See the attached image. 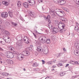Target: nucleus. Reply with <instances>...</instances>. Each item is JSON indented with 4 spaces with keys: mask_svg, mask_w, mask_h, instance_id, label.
Wrapping results in <instances>:
<instances>
[{
    "mask_svg": "<svg viewBox=\"0 0 79 79\" xmlns=\"http://www.w3.org/2000/svg\"><path fill=\"white\" fill-rule=\"evenodd\" d=\"M49 13L51 15L53 16H55L56 15L58 16H62L63 15V12L60 10L58 9H56L54 11H51Z\"/></svg>",
    "mask_w": 79,
    "mask_h": 79,
    "instance_id": "nucleus-1",
    "label": "nucleus"
},
{
    "mask_svg": "<svg viewBox=\"0 0 79 79\" xmlns=\"http://www.w3.org/2000/svg\"><path fill=\"white\" fill-rule=\"evenodd\" d=\"M27 3L25 2L23 3L24 7L26 8H29V5L30 6H33L35 5V0H27Z\"/></svg>",
    "mask_w": 79,
    "mask_h": 79,
    "instance_id": "nucleus-2",
    "label": "nucleus"
},
{
    "mask_svg": "<svg viewBox=\"0 0 79 79\" xmlns=\"http://www.w3.org/2000/svg\"><path fill=\"white\" fill-rule=\"evenodd\" d=\"M51 18V17L50 15H48L47 17H44V19L46 20V21H48V27L50 29H52L53 28V26L51 24H50V23H51V21H50V19Z\"/></svg>",
    "mask_w": 79,
    "mask_h": 79,
    "instance_id": "nucleus-3",
    "label": "nucleus"
},
{
    "mask_svg": "<svg viewBox=\"0 0 79 79\" xmlns=\"http://www.w3.org/2000/svg\"><path fill=\"white\" fill-rule=\"evenodd\" d=\"M5 55L8 58H13L15 56V53L7 51L5 53Z\"/></svg>",
    "mask_w": 79,
    "mask_h": 79,
    "instance_id": "nucleus-4",
    "label": "nucleus"
},
{
    "mask_svg": "<svg viewBox=\"0 0 79 79\" xmlns=\"http://www.w3.org/2000/svg\"><path fill=\"white\" fill-rule=\"evenodd\" d=\"M54 24L55 26H59L60 25V24H61L62 25V27L63 29L65 27V24L61 22H58V20H55L54 21Z\"/></svg>",
    "mask_w": 79,
    "mask_h": 79,
    "instance_id": "nucleus-5",
    "label": "nucleus"
},
{
    "mask_svg": "<svg viewBox=\"0 0 79 79\" xmlns=\"http://www.w3.org/2000/svg\"><path fill=\"white\" fill-rule=\"evenodd\" d=\"M16 58L18 60L21 61L24 58V56L21 54H18L17 55Z\"/></svg>",
    "mask_w": 79,
    "mask_h": 79,
    "instance_id": "nucleus-6",
    "label": "nucleus"
},
{
    "mask_svg": "<svg viewBox=\"0 0 79 79\" xmlns=\"http://www.w3.org/2000/svg\"><path fill=\"white\" fill-rule=\"evenodd\" d=\"M8 15L7 12H3L1 14V16L2 18H6L8 17Z\"/></svg>",
    "mask_w": 79,
    "mask_h": 79,
    "instance_id": "nucleus-7",
    "label": "nucleus"
},
{
    "mask_svg": "<svg viewBox=\"0 0 79 79\" xmlns=\"http://www.w3.org/2000/svg\"><path fill=\"white\" fill-rule=\"evenodd\" d=\"M2 33L4 35H6L7 36H8L10 35V32L4 29L2 30Z\"/></svg>",
    "mask_w": 79,
    "mask_h": 79,
    "instance_id": "nucleus-8",
    "label": "nucleus"
},
{
    "mask_svg": "<svg viewBox=\"0 0 79 79\" xmlns=\"http://www.w3.org/2000/svg\"><path fill=\"white\" fill-rule=\"evenodd\" d=\"M22 53V54H22L24 56H28L29 54H30L29 52L27 51H23Z\"/></svg>",
    "mask_w": 79,
    "mask_h": 79,
    "instance_id": "nucleus-9",
    "label": "nucleus"
},
{
    "mask_svg": "<svg viewBox=\"0 0 79 79\" xmlns=\"http://www.w3.org/2000/svg\"><path fill=\"white\" fill-rule=\"evenodd\" d=\"M5 36L3 37V38L2 39L3 40H4L7 43H9L10 41V40H11V39H10V38L8 37L7 38V40L6 36H5Z\"/></svg>",
    "mask_w": 79,
    "mask_h": 79,
    "instance_id": "nucleus-10",
    "label": "nucleus"
},
{
    "mask_svg": "<svg viewBox=\"0 0 79 79\" xmlns=\"http://www.w3.org/2000/svg\"><path fill=\"white\" fill-rule=\"evenodd\" d=\"M58 32V29L56 27H54L53 29L52 33L53 34H56Z\"/></svg>",
    "mask_w": 79,
    "mask_h": 79,
    "instance_id": "nucleus-11",
    "label": "nucleus"
},
{
    "mask_svg": "<svg viewBox=\"0 0 79 79\" xmlns=\"http://www.w3.org/2000/svg\"><path fill=\"white\" fill-rule=\"evenodd\" d=\"M60 19L64 23H68V20H67V19L63 17H60Z\"/></svg>",
    "mask_w": 79,
    "mask_h": 79,
    "instance_id": "nucleus-12",
    "label": "nucleus"
},
{
    "mask_svg": "<svg viewBox=\"0 0 79 79\" xmlns=\"http://www.w3.org/2000/svg\"><path fill=\"white\" fill-rule=\"evenodd\" d=\"M6 61L8 63V64H9L12 65L13 64V61L11 60H10V59H7L6 60Z\"/></svg>",
    "mask_w": 79,
    "mask_h": 79,
    "instance_id": "nucleus-13",
    "label": "nucleus"
},
{
    "mask_svg": "<svg viewBox=\"0 0 79 79\" xmlns=\"http://www.w3.org/2000/svg\"><path fill=\"white\" fill-rule=\"evenodd\" d=\"M59 2L60 5H64L66 3V1L64 0H60L59 1Z\"/></svg>",
    "mask_w": 79,
    "mask_h": 79,
    "instance_id": "nucleus-14",
    "label": "nucleus"
},
{
    "mask_svg": "<svg viewBox=\"0 0 79 79\" xmlns=\"http://www.w3.org/2000/svg\"><path fill=\"white\" fill-rule=\"evenodd\" d=\"M75 46L76 47L77 49H79V43L78 42H76L75 44Z\"/></svg>",
    "mask_w": 79,
    "mask_h": 79,
    "instance_id": "nucleus-15",
    "label": "nucleus"
},
{
    "mask_svg": "<svg viewBox=\"0 0 79 79\" xmlns=\"http://www.w3.org/2000/svg\"><path fill=\"white\" fill-rule=\"evenodd\" d=\"M2 3L3 5H5L6 6H8V2L6 1H2Z\"/></svg>",
    "mask_w": 79,
    "mask_h": 79,
    "instance_id": "nucleus-16",
    "label": "nucleus"
},
{
    "mask_svg": "<svg viewBox=\"0 0 79 79\" xmlns=\"http://www.w3.org/2000/svg\"><path fill=\"white\" fill-rule=\"evenodd\" d=\"M9 15L10 17L11 18H12V17H13V13L11 11H9L8 12Z\"/></svg>",
    "mask_w": 79,
    "mask_h": 79,
    "instance_id": "nucleus-17",
    "label": "nucleus"
},
{
    "mask_svg": "<svg viewBox=\"0 0 79 79\" xmlns=\"http://www.w3.org/2000/svg\"><path fill=\"white\" fill-rule=\"evenodd\" d=\"M28 15L30 16H31V17H34V14L33 13H32V12H30L28 13Z\"/></svg>",
    "mask_w": 79,
    "mask_h": 79,
    "instance_id": "nucleus-18",
    "label": "nucleus"
},
{
    "mask_svg": "<svg viewBox=\"0 0 79 79\" xmlns=\"http://www.w3.org/2000/svg\"><path fill=\"white\" fill-rule=\"evenodd\" d=\"M39 66V63H37V62L34 63L33 64V67H37Z\"/></svg>",
    "mask_w": 79,
    "mask_h": 79,
    "instance_id": "nucleus-19",
    "label": "nucleus"
},
{
    "mask_svg": "<svg viewBox=\"0 0 79 79\" xmlns=\"http://www.w3.org/2000/svg\"><path fill=\"white\" fill-rule=\"evenodd\" d=\"M40 42L42 44H45L46 42V41L43 38H42L40 40Z\"/></svg>",
    "mask_w": 79,
    "mask_h": 79,
    "instance_id": "nucleus-20",
    "label": "nucleus"
},
{
    "mask_svg": "<svg viewBox=\"0 0 79 79\" xmlns=\"http://www.w3.org/2000/svg\"><path fill=\"white\" fill-rule=\"evenodd\" d=\"M62 9H63V10H64V11H66L67 12H68V13H69V11L68 10V9L67 8L65 7H62Z\"/></svg>",
    "mask_w": 79,
    "mask_h": 79,
    "instance_id": "nucleus-21",
    "label": "nucleus"
},
{
    "mask_svg": "<svg viewBox=\"0 0 79 79\" xmlns=\"http://www.w3.org/2000/svg\"><path fill=\"white\" fill-rule=\"evenodd\" d=\"M9 50H11V51H14L15 48L14 47L12 46H10L8 48Z\"/></svg>",
    "mask_w": 79,
    "mask_h": 79,
    "instance_id": "nucleus-22",
    "label": "nucleus"
},
{
    "mask_svg": "<svg viewBox=\"0 0 79 79\" xmlns=\"http://www.w3.org/2000/svg\"><path fill=\"white\" fill-rule=\"evenodd\" d=\"M79 49H76L75 50L74 53L75 55H77V54H79Z\"/></svg>",
    "mask_w": 79,
    "mask_h": 79,
    "instance_id": "nucleus-23",
    "label": "nucleus"
},
{
    "mask_svg": "<svg viewBox=\"0 0 79 79\" xmlns=\"http://www.w3.org/2000/svg\"><path fill=\"white\" fill-rule=\"evenodd\" d=\"M17 6L19 8H20L21 7V3L20 1H18L17 4Z\"/></svg>",
    "mask_w": 79,
    "mask_h": 79,
    "instance_id": "nucleus-24",
    "label": "nucleus"
},
{
    "mask_svg": "<svg viewBox=\"0 0 79 79\" xmlns=\"http://www.w3.org/2000/svg\"><path fill=\"white\" fill-rule=\"evenodd\" d=\"M19 40L16 43L17 45H18V46H19L21 45V40Z\"/></svg>",
    "mask_w": 79,
    "mask_h": 79,
    "instance_id": "nucleus-25",
    "label": "nucleus"
},
{
    "mask_svg": "<svg viewBox=\"0 0 79 79\" xmlns=\"http://www.w3.org/2000/svg\"><path fill=\"white\" fill-rule=\"evenodd\" d=\"M72 62H73L74 63H72V64H79V62L77 61H72Z\"/></svg>",
    "mask_w": 79,
    "mask_h": 79,
    "instance_id": "nucleus-26",
    "label": "nucleus"
},
{
    "mask_svg": "<svg viewBox=\"0 0 79 79\" xmlns=\"http://www.w3.org/2000/svg\"><path fill=\"white\" fill-rule=\"evenodd\" d=\"M41 49H42V48H41L40 46H38L37 47V49H36V50H37V51H38V52H40V51H41Z\"/></svg>",
    "mask_w": 79,
    "mask_h": 79,
    "instance_id": "nucleus-27",
    "label": "nucleus"
},
{
    "mask_svg": "<svg viewBox=\"0 0 79 79\" xmlns=\"http://www.w3.org/2000/svg\"><path fill=\"white\" fill-rule=\"evenodd\" d=\"M46 42L47 44H50V39H48L46 40Z\"/></svg>",
    "mask_w": 79,
    "mask_h": 79,
    "instance_id": "nucleus-28",
    "label": "nucleus"
},
{
    "mask_svg": "<svg viewBox=\"0 0 79 79\" xmlns=\"http://www.w3.org/2000/svg\"><path fill=\"white\" fill-rule=\"evenodd\" d=\"M2 74L4 76H8L9 75V73L6 72H4L2 73Z\"/></svg>",
    "mask_w": 79,
    "mask_h": 79,
    "instance_id": "nucleus-29",
    "label": "nucleus"
},
{
    "mask_svg": "<svg viewBox=\"0 0 79 79\" xmlns=\"http://www.w3.org/2000/svg\"><path fill=\"white\" fill-rule=\"evenodd\" d=\"M65 75V73L63 72H61L60 73V77H62V76H64Z\"/></svg>",
    "mask_w": 79,
    "mask_h": 79,
    "instance_id": "nucleus-30",
    "label": "nucleus"
},
{
    "mask_svg": "<svg viewBox=\"0 0 79 79\" xmlns=\"http://www.w3.org/2000/svg\"><path fill=\"white\" fill-rule=\"evenodd\" d=\"M47 64L49 65H52L53 64V62L52 61H50L47 62Z\"/></svg>",
    "mask_w": 79,
    "mask_h": 79,
    "instance_id": "nucleus-31",
    "label": "nucleus"
},
{
    "mask_svg": "<svg viewBox=\"0 0 79 79\" xmlns=\"http://www.w3.org/2000/svg\"><path fill=\"white\" fill-rule=\"evenodd\" d=\"M12 26L13 27H15V26H17V24L15 23L12 22Z\"/></svg>",
    "mask_w": 79,
    "mask_h": 79,
    "instance_id": "nucleus-32",
    "label": "nucleus"
},
{
    "mask_svg": "<svg viewBox=\"0 0 79 79\" xmlns=\"http://www.w3.org/2000/svg\"><path fill=\"white\" fill-rule=\"evenodd\" d=\"M79 76V75H76L75 76H73L72 77V78L73 79H75V78H76L77 77H78Z\"/></svg>",
    "mask_w": 79,
    "mask_h": 79,
    "instance_id": "nucleus-33",
    "label": "nucleus"
},
{
    "mask_svg": "<svg viewBox=\"0 0 79 79\" xmlns=\"http://www.w3.org/2000/svg\"><path fill=\"white\" fill-rule=\"evenodd\" d=\"M73 1L76 3H78V4H79V0H73Z\"/></svg>",
    "mask_w": 79,
    "mask_h": 79,
    "instance_id": "nucleus-34",
    "label": "nucleus"
},
{
    "mask_svg": "<svg viewBox=\"0 0 79 79\" xmlns=\"http://www.w3.org/2000/svg\"><path fill=\"white\" fill-rule=\"evenodd\" d=\"M52 77V76L47 77L45 78V79H51Z\"/></svg>",
    "mask_w": 79,
    "mask_h": 79,
    "instance_id": "nucleus-35",
    "label": "nucleus"
},
{
    "mask_svg": "<svg viewBox=\"0 0 79 79\" xmlns=\"http://www.w3.org/2000/svg\"><path fill=\"white\" fill-rule=\"evenodd\" d=\"M63 54L62 53H60L59 54H58V56H57V57L58 58H59V57L61 56L62 55V54Z\"/></svg>",
    "mask_w": 79,
    "mask_h": 79,
    "instance_id": "nucleus-36",
    "label": "nucleus"
},
{
    "mask_svg": "<svg viewBox=\"0 0 79 79\" xmlns=\"http://www.w3.org/2000/svg\"><path fill=\"white\" fill-rule=\"evenodd\" d=\"M78 28H79V27H78V26H76L75 27V30L76 31H77Z\"/></svg>",
    "mask_w": 79,
    "mask_h": 79,
    "instance_id": "nucleus-37",
    "label": "nucleus"
},
{
    "mask_svg": "<svg viewBox=\"0 0 79 79\" xmlns=\"http://www.w3.org/2000/svg\"><path fill=\"white\" fill-rule=\"evenodd\" d=\"M27 42H26L27 44H29V39L27 38Z\"/></svg>",
    "mask_w": 79,
    "mask_h": 79,
    "instance_id": "nucleus-38",
    "label": "nucleus"
},
{
    "mask_svg": "<svg viewBox=\"0 0 79 79\" xmlns=\"http://www.w3.org/2000/svg\"><path fill=\"white\" fill-rule=\"evenodd\" d=\"M63 65L62 64L60 63H59L58 64H57L58 66H61Z\"/></svg>",
    "mask_w": 79,
    "mask_h": 79,
    "instance_id": "nucleus-39",
    "label": "nucleus"
},
{
    "mask_svg": "<svg viewBox=\"0 0 79 79\" xmlns=\"http://www.w3.org/2000/svg\"><path fill=\"white\" fill-rule=\"evenodd\" d=\"M0 29H3V26L2 25H0Z\"/></svg>",
    "mask_w": 79,
    "mask_h": 79,
    "instance_id": "nucleus-40",
    "label": "nucleus"
},
{
    "mask_svg": "<svg viewBox=\"0 0 79 79\" xmlns=\"http://www.w3.org/2000/svg\"><path fill=\"white\" fill-rule=\"evenodd\" d=\"M48 32H49V30L48 29L46 30L45 31V32H46L47 33H48Z\"/></svg>",
    "mask_w": 79,
    "mask_h": 79,
    "instance_id": "nucleus-41",
    "label": "nucleus"
},
{
    "mask_svg": "<svg viewBox=\"0 0 79 79\" xmlns=\"http://www.w3.org/2000/svg\"><path fill=\"white\" fill-rule=\"evenodd\" d=\"M48 51L47 50L44 53H45V55H47V54H48Z\"/></svg>",
    "mask_w": 79,
    "mask_h": 79,
    "instance_id": "nucleus-42",
    "label": "nucleus"
},
{
    "mask_svg": "<svg viewBox=\"0 0 79 79\" xmlns=\"http://www.w3.org/2000/svg\"><path fill=\"white\" fill-rule=\"evenodd\" d=\"M33 34L34 36L35 37V39H36L37 38V36L34 33H33Z\"/></svg>",
    "mask_w": 79,
    "mask_h": 79,
    "instance_id": "nucleus-43",
    "label": "nucleus"
},
{
    "mask_svg": "<svg viewBox=\"0 0 79 79\" xmlns=\"http://www.w3.org/2000/svg\"><path fill=\"white\" fill-rule=\"evenodd\" d=\"M62 29H61V30H60L59 31V32H60V33H61V32H63V30H62Z\"/></svg>",
    "mask_w": 79,
    "mask_h": 79,
    "instance_id": "nucleus-44",
    "label": "nucleus"
},
{
    "mask_svg": "<svg viewBox=\"0 0 79 79\" xmlns=\"http://www.w3.org/2000/svg\"><path fill=\"white\" fill-rule=\"evenodd\" d=\"M38 1L39 2V3H42V2H43V0H38Z\"/></svg>",
    "mask_w": 79,
    "mask_h": 79,
    "instance_id": "nucleus-45",
    "label": "nucleus"
},
{
    "mask_svg": "<svg viewBox=\"0 0 79 79\" xmlns=\"http://www.w3.org/2000/svg\"><path fill=\"white\" fill-rule=\"evenodd\" d=\"M41 61L42 62V64H45V60H42Z\"/></svg>",
    "mask_w": 79,
    "mask_h": 79,
    "instance_id": "nucleus-46",
    "label": "nucleus"
},
{
    "mask_svg": "<svg viewBox=\"0 0 79 79\" xmlns=\"http://www.w3.org/2000/svg\"><path fill=\"white\" fill-rule=\"evenodd\" d=\"M56 67V66L55 65H54L52 66V68H55Z\"/></svg>",
    "mask_w": 79,
    "mask_h": 79,
    "instance_id": "nucleus-47",
    "label": "nucleus"
},
{
    "mask_svg": "<svg viewBox=\"0 0 79 79\" xmlns=\"http://www.w3.org/2000/svg\"><path fill=\"white\" fill-rule=\"evenodd\" d=\"M6 25L7 26H9V25H10V23L9 22H6Z\"/></svg>",
    "mask_w": 79,
    "mask_h": 79,
    "instance_id": "nucleus-48",
    "label": "nucleus"
},
{
    "mask_svg": "<svg viewBox=\"0 0 79 79\" xmlns=\"http://www.w3.org/2000/svg\"><path fill=\"white\" fill-rule=\"evenodd\" d=\"M20 19H21V20H22V21H24V19H23V18H22L21 17H20Z\"/></svg>",
    "mask_w": 79,
    "mask_h": 79,
    "instance_id": "nucleus-49",
    "label": "nucleus"
},
{
    "mask_svg": "<svg viewBox=\"0 0 79 79\" xmlns=\"http://www.w3.org/2000/svg\"><path fill=\"white\" fill-rule=\"evenodd\" d=\"M0 51H4V50L1 47H0Z\"/></svg>",
    "mask_w": 79,
    "mask_h": 79,
    "instance_id": "nucleus-50",
    "label": "nucleus"
},
{
    "mask_svg": "<svg viewBox=\"0 0 79 79\" xmlns=\"http://www.w3.org/2000/svg\"><path fill=\"white\" fill-rule=\"evenodd\" d=\"M0 56H3V54L0 52Z\"/></svg>",
    "mask_w": 79,
    "mask_h": 79,
    "instance_id": "nucleus-51",
    "label": "nucleus"
},
{
    "mask_svg": "<svg viewBox=\"0 0 79 79\" xmlns=\"http://www.w3.org/2000/svg\"><path fill=\"white\" fill-rule=\"evenodd\" d=\"M75 74H79V72H75Z\"/></svg>",
    "mask_w": 79,
    "mask_h": 79,
    "instance_id": "nucleus-52",
    "label": "nucleus"
},
{
    "mask_svg": "<svg viewBox=\"0 0 79 79\" xmlns=\"http://www.w3.org/2000/svg\"><path fill=\"white\" fill-rule=\"evenodd\" d=\"M53 62L55 63L56 62V60H52Z\"/></svg>",
    "mask_w": 79,
    "mask_h": 79,
    "instance_id": "nucleus-53",
    "label": "nucleus"
},
{
    "mask_svg": "<svg viewBox=\"0 0 79 79\" xmlns=\"http://www.w3.org/2000/svg\"><path fill=\"white\" fill-rule=\"evenodd\" d=\"M35 70L37 71H39V69L38 68H36L35 69Z\"/></svg>",
    "mask_w": 79,
    "mask_h": 79,
    "instance_id": "nucleus-54",
    "label": "nucleus"
},
{
    "mask_svg": "<svg viewBox=\"0 0 79 79\" xmlns=\"http://www.w3.org/2000/svg\"><path fill=\"white\" fill-rule=\"evenodd\" d=\"M42 16H43V15L42 14H41L40 15V18H42Z\"/></svg>",
    "mask_w": 79,
    "mask_h": 79,
    "instance_id": "nucleus-55",
    "label": "nucleus"
},
{
    "mask_svg": "<svg viewBox=\"0 0 79 79\" xmlns=\"http://www.w3.org/2000/svg\"><path fill=\"white\" fill-rule=\"evenodd\" d=\"M3 21L2 20H0V24H2V23Z\"/></svg>",
    "mask_w": 79,
    "mask_h": 79,
    "instance_id": "nucleus-56",
    "label": "nucleus"
},
{
    "mask_svg": "<svg viewBox=\"0 0 79 79\" xmlns=\"http://www.w3.org/2000/svg\"><path fill=\"white\" fill-rule=\"evenodd\" d=\"M6 1L8 3H10V2L11 1V0H6Z\"/></svg>",
    "mask_w": 79,
    "mask_h": 79,
    "instance_id": "nucleus-57",
    "label": "nucleus"
},
{
    "mask_svg": "<svg viewBox=\"0 0 79 79\" xmlns=\"http://www.w3.org/2000/svg\"><path fill=\"white\" fill-rule=\"evenodd\" d=\"M63 50L64 52H66V50L65 48H63Z\"/></svg>",
    "mask_w": 79,
    "mask_h": 79,
    "instance_id": "nucleus-58",
    "label": "nucleus"
},
{
    "mask_svg": "<svg viewBox=\"0 0 79 79\" xmlns=\"http://www.w3.org/2000/svg\"><path fill=\"white\" fill-rule=\"evenodd\" d=\"M35 32H36V33H37V34H39V33L38 32H37V30H35Z\"/></svg>",
    "mask_w": 79,
    "mask_h": 79,
    "instance_id": "nucleus-59",
    "label": "nucleus"
},
{
    "mask_svg": "<svg viewBox=\"0 0 79 79\" xmlns=\"http://www.w3.org/2000/svg\"><path fill=\"white\" fill-rule=\"evenodd\" d=\"M69 66V64H66L65 67H67V66Z\"/></svg>",
    "mask_w": 79,
    "mask_h": 79,
    "instance_id": "nucleus-60",
    "label": "nucleus"
},
{
    "mask_svg": "<svg viewBox=\"0 0 79 79\" xmlns=\"http://www.w3.org/2000/svg\"><path fill=\"white\" fill-rule=\"evenodd\" d=\"M3 63V62H2V61H0V64H2Z\"/></svg>",
    "mask_w": 79,
    "mask_h": 79,
    "instance_id": "nucleus-61",
    "label": "nucleus"
},
{
    "mask_svg": "<svg viewBox=\"0 0 79 79\" xmlns=\"http://www.w3.org/2000/svg\"><path fill=\"white\" fill-rule=\"evenodd\" d=\"M77 8H78V9H79V5H77Z\"/></svg>",
    "mask_w": 79,
    "mask_h": 79,
    "instance_id": "nucleus-62",
    "label": "nucleus"
},
{
    "mask_svg": "<svg viewBox=\"0 0 79 79\" xmlns=\"http://www.w3.org/2000/svg\"><path fill=\"white\" fill-rule=\"evenodd\" d=\"M77 32H79V27L78 28V30H77Z\"/></svg>",
    "mask_w": 79,
    "mask_h": 79,
    "instance_id": "nucleus-63",
    "label": "nucleus"
},
{
    "mask_svg": "<svg viewBox=\"0 0 79 79\" xmlns=\"http://www.w3.org/2000/svg\"><path fill=\"white\" fill-rule=\"evenodd\" d=\"M42 10L43 11H44V8L43 7H42Z\"/></svg>",
    "mask_w": 79,
    "mask_h": 79,
    "instance_id": "nucleus-64",
    "label": "nucleus"
}]
</instances>
